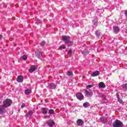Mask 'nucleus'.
Listing matches in <instances>:
<instances>
[{
	"instance_id": "1",
	"label": "nucleus",
	"mask_w": 127,
	"mask_h": 127,
	"mask_svg": "<svg viewBox=\"0 0 127 127\" xmlns=\"http://www.w3.org/2000/svg\"><path fill=\"white\" fill-rule=\"evenodd\" d=\"M62 38L64 43L67 44V46H70V45L73 44V42L70 40V37L68 36H63Z\"/></svg>"
},
{
	"instance_id": "2",
	"label": "nucleus",
	"mask_w": 127,
	"mask_h": 127,
	"mask_svg": "<svg viewBox=\"0 0 127 127\" xmlns=\"http://www.w3.org/2000/svg\"><path fill=\"white\" fill-rule=\"evenodd\" d=\"M123 122L120 120H116L113 123V127H123Z\"/></svg>"
},
{
	"instance_id": "3",
	"label": "nucleus",
	"mask_w": 127,
	"mask_h": 127,
	"mask_svg": "<svg viewBox=\"0 0 127 127\" xmlns=\"http://www.w3.org/2000/svg\"><path fill=\"white\" fill-rule=\"evenodd\" d=\"M3 103V105H2V106H3V107L6 109V108H8V107H9V106L11 105V103H12V102L10 99H6L4 101Z\"/></svg>"
},
{
	"instance_id": "4",
	"label": "nucleus",
	"mask_w": 127,
	"mask_h": 127,
	"mask_svg": "<svg viewBox=\"0 0 127 127\" xmlns=\"http://www.w3.org/2000/svg\"><path fill=\"white\" fill-rule=\"evenodd\" d=\"M85 96L86 97H92L93 96V92L92 91H89L86 89H84Z\"/></svg>"
},
{
	"instance_id": "5",
	"label": "nucleus",
	"mask_w": 127,
	"mask_h": 127,
	"mask_svg": "<svg viewBox=\"0 0 127 127\" xmlns=\"http://www.w3.org/2000/svg\"><path fill=\"white\" fill-rule=\"evenodd\" d=\"M77 98L80 101H81V100H83L84 99V95L81 93H77L76 94Z\"/></svg>"
},
{
	"instance_id": "6",
	"label": "nucleus",
	"mask_w": 127,
	"mask_h": 127,
	"mask_svg": "<svg viewBox=\"0 0 127 127\" xmlns=\"http://www.w3.org/2000/svg\"><path fill=\"white\" fill-rule=\"evenodd\" d=\"M46 124L50 127H53V126L55 125V123L52 120H49L46 122Z\"/></svg>"
},
{
	"instance_id": "7",
	"label": "nucleus",
	"mask_w": 127,
	"mask_h": 127,
	"mask_svg": "<svg viewBox=\"0 0 127 127\" xmlns=\"http://www.w3.org/2000/svg\"><path fill=\"white\" fill-rule=\"evenodd\" d=\"M37 69V67H36V65H32L29 69V71L30 72V73H32L34 72V71H36Z\"/></svg>"
},
{
	"instance_id": "8",
	"label": "nucleus",
	"mask_w": 127,
	"mask_h": 127,
	"mask_svg": "<svg viewBox=\"0 0 127 127\" xmlns=\"http://www.w3.org/2000/svg\"><path fill=\"white\" fill-rule=\"evenodd\" d=\"M5 107L3 105L0 106V115H2L5 112Z\"/></svg>"
},
{
	"instance_id": "9",
	"label": "nucleus",
	"mask_w": 127,
	"mask_h": 127,
	"mask_svg": "<svg viewBox=\"0 0 127 127\" xmlns=\"http://www.w3.org/2000/svg\"><path fill=\"white\" fill-rule=\"evenodd\" d=\"M35 55L39 59H40V58H41V57H42V54L41 53V52H39V51L35 52Z\"/></svg>"
},
{
	"instance_id": "10",
	"label": "nucleus",
	"mask_w": 127,
	"mask_h": 127,
	"mask_svg": "<svg viewBox=\"0 0 127 127\" xmlns=\"http://www.w3.org/2000/svg\"><path fill=\"white\" fill-rule=\"evenodd\" d=\"M98 75H100V71L96 70L91 74V76L96 77V76H98Z\"/></svg>"
},
{
	"instance_id": "11",
	"label": "nucleus",
	"mask_w": 127,
	"mask_h": 127,
	"mask_svg": "<svg viewBox=\"0 0 127 127\" xmlns=\"http://www.w3.org/2000/svg\"><path fill=\"white\" fill-rule=\"evenodd\" d=\"M17 81L18 82V83H21L23 81V76L22 75H19L17 78Z\"/></svg>"
},
{
	"instance_id": "12",
	"label": "nucleus",
	"mask_w": 127,
	"mask_h": 127,
	"mask_svg": "<svg viewBox=\"0 0 127 127\" xmlns=\"http://www.w3.org/2000/svg\"><path fill=\"white\" fill-rule=\"evenodd\" d=\"M78 126H83L84 124V122H83V120L78 119L76 122Z\"/></svg>"
},
{
	"instance_id": "13",
	"label": "nucleus",
	"mask_w": 127,
	"mask_h": 127,
	"mask_svg": "<svg viewBox=\"0 0 127 127\" xmlns=\"http://www.w3.org/2000/svg\"><path fill=\"white\" fill-rule=\"evenodd\" d=\"M113 29L115 33H119L120 32V28L119 27H115Z\"/></svg>"
},
{
	"instance_id": "14",
	"label": "nucleus",
	"mask_w": 127,
	"mask_h": 127,
	"mask_svg": "<svg viewBox=\"0 0 127 127\" xmlns=\"http://www.w3.org/2000/svg\"><path fill=\"white\" fill-rule=\"evenodd\" d=\"M99 88H106V84L104 82H100L99 83Z\"/></svg>"
},
{
	"instance_id": "15",
	"label": "nucleus",
	"mask_w": 127,
	"mask_h": 127,
	"mask_svg": "<svg viewBox=\"0 0 127 127\" xmlns=\"http://www.w3.org/2000/svg\"><path fill=\"white\" fill-rule=\"evenodd\" d=\"M49 87L50 89H56V84H54V83H51L49 85Z\"/></svg>"
},
{
	"instance_id": "16",
	"label": "nucleus",
	"mask_w": 127,
	"mask_h": 127,
	"mask_svg": "<svg viewBox=\"0 0 127 127\" xmlns=\"http://www.w3.org/2000/svg\"><path fill=\"white\" fill-rule=\"evenodd\" d=\"M33 115V112L31 111H29V112L26 114L25 117H31Z\"/></svg>"
},
{
	"instance_id": "17",
	"label": "nucleus",
	"mask_w": 127,
	"mask_h": 127,
	"mask_svg": "<svg viewBox=\"0 0 127 127\" xmlns=\"http://www.w3.org/2000/svg\"><path fill=\"white\" fill-rule=\"evenodd\" d=\"M82 53L83 54V55H88V54H89V51L87 50H85L83 51L82 52Z\"/></svg>"
},
{
	"instance_id": "18",
	"label": "nucleus",
	"mask_w": 127,
	"mask_h": 127,
	"mask_svg": "<svg viewBox=\"0 0 127 127\" xmlns=\"http://www.w3.org/2000/svg\"><path fill=\"white\" fill-rule=\"evenodd\" d=\"M25 95H30L31 94V90L30 89H27L25 91Z\"/></svg>"
},
{
	"instance_id": "19",
	"label": "nucleus",
	"mask_w": 127,
	"mask_h": 127,
	"mask_svg": "<svg viewBox=\"0 0 127 127\" xmlns=\"http://www.w3.org/2000/svg\"><path fill=\"white\" fill-rule=\"evenodd\" d=\"M101 121L103 124H106V123H107V119H106L105 117L101 118Z\"/></svg>"
},
{
	"instance_id": "20",
	"label": "nucleus",
	"mask_w": 127,
	"mask_h": 127,
	"mask_svg": "<svg viewBox=\"0 0 127 127\" xmlns=\"http://www.w3.org/2000/svg\"><path fill=\"white\" fill-rule=\"evenodd\" d=\"M41 110L42 114H47V108H42Z\"/></svg>"
},
{
	"instance_id": "21",
	"label": "nucleus",
	"mask_w": 127,
	"mask_h": 127,
	"mask_svg": "<svg viewBox=\"0 0 127 127\" xmlns=\"http://www.w3.org/2000/svg\"><path fill=\"white\" fill-rule=\"evenodd\" d=\"M83 106L84 108H88V107H89V106H90V104H89L88 102H85V103H83Z\"/></svg>"
},
{
	"instance_id": "22",
	"label": "nucleus",
	"mask_w": 127,
	"mask_h": 127,
	"mask_svg": "<svg viewBox=\"0 0 127 127\" xmlns=\"http://www.w3.org/2000/svg\"><path fill=\"white\" fill-rule=\"evenodd\" d=\"M95 34L97 37L99 38L100 37V35H101V32L99 31H96L95 32Z\"/></svg>"
},
{
	"instance_id": "23",
	"label": "nucleus",
	"mask_w": 127,
	"mask_h": 127,
	"mask_svg": "<svg viewBox=\"0 0 127 127\" xmlns=\"http://www.w3.org/2000/svg\"><path fill=\"white\" fill-rule=\"evenodd\" d=\"M72 74H73V72H72V71H71L70 70L68 71L67 72V76H69V77H71Z\"/></svg>"
},
{
	"instance_id": "24",
	"label": "nucleus",
	"mask_w": 127,
	"mask_h": 127,
	"mask_svg": "<svg viewBox=\"0 0 127 127\" xmlns=\"http://www.w3.org/2000/svg\"><path fill=\"white\" fill-rule=\"evenodd\" d=\"M122 87L125 90H127V83L122 85Z\"/></svg>"
},
{
	"instance_id": "25",
	"label": "nucleus",
	"mask_w": 127,
	"mask_h": 127,
	"mask_svg": "<svg viewBox=\"0 0 127 127\" xmlns=\"http://www.w3.org/2000/svg\"><path fill=\"white\" fill-rule=\"evenodd\" d=\"M49 113L50 115H53L54 114L55 112L54 110L53 109H51L49 111Z\"/></svg>"
},
{
	"instance_id": "26",
	"label": "nucleus",
	"mask_w": 127,
	"mask_h": 127,
	"mask_svg": "<svg viewBox=\"0 0 127 127\" xmlns=\"http://www.w3.org/2000/svg\"><path fill=\"white\" fill-rule=\"evenodd\" d=\"M93 24L96 25L98 22V20L97 19H95L94 20H93Z\"/></svg>"
},
{
	"instance_id": "27",
	"label": "nucleus",
	"mask_w": 127,
	"mask_h": 127,
	"mask_svg": "<svg viewBox=\"0 0 127 127\" xmlns=\"http://www.w3.org/2000/svg\"><path fill=\"white\" fill-rule=\"evenodd\" d=\"M22 58L23 60H26L27 59V56L24 55L22 57Z\"/></svg>"
},
{
	"instance_id": "28",
	"label": "nucleus",
	"mask_w": 127,
	"mask_h": 127,
	"mask_svg": "<svg viewBox=\"0 0 127 127\" xmlns=\"http://www.w3.org/2000/svg\"><path fill=\"white\" fill-rule=\"evenodd\" d=\"M59 49L61 50L62 49H66V47L65 46H60Z\"/></svg>"
},
{
	"instance_id": "29",
	"label": "nucleus",
	"mask_w": 127,
	"mask_h": 127,
	"mask_svg": "<svg viewBox=\"0 0 127 127\" xmlns=\"http://www.w3.org/2000/svg\"><path fill=\"white\" fill-rule=\"evenodd\" d=\"M118 102L120 103V104H124V102H123V100L121 99L120 98L118 99Z\"/></svg>"
},
{
	"instance_id": "30",
	"label": "nucleus",
	"mask_w": 127,
	"mask_h": 127,
	"mask_svg": "<svg viewBox=\"0 0 127 127\" xmlns=\"http://www.w3.org/2000/svg\"><path fill=\"white\" fill-rule=\"evenodd\" d=\"M45 44V41H43L40 43V45L41 46H44V45Z\"/></svg>"
},
{
	"instance_id": "31",
	"label": "nucleus",
	"mask_w": 127,
	"mask_h": 127,
	"mask_svg": "<svg viewBox=\"0 0 127 127\" xmlns=\"http://www.w3.org/2000/svg\"><path fill=\"white\" fill-rule=\"evenodd\" d=\"M116 96H117V99H120V93L117 92L116 93Z\"/></svg>"
},
{
	"instance_id": "32",
	"label": "nucleus",
	"mask_w": 127,
	"mask_h": 127,
	"mask_svg": "<svg viewBox=\"0 0 127 127\" xmlns=\"http://www.w3.org/2000/svg\"><path fill=\"white\" fill-rule=\"evenodd\" d=\"M93 87V85H88L86 86V89H89V88H92Z\"/></svg>"
},
{
	"instance_id": "33",
	"label": "nucleus",
	"mask_w": 127,
	"mask_h": 127,
	"mask_svg": "<svg viewBox=\"0 0 127 127\" xmlns=\"http://www.w3.org/2000/svg\"><path fill=\"white\" fill-rule=\"evenodd\" d=\"M68 54H72V50H69L68 52H67Z\"/></svg>"
},
{
	"instance_id": "34",
	"label": "nucleus",
	"mask_w": 127,
	"mask_h": 127,
	"mask_svg": "<svg viewBox=\"0 0 127 127\" xmlns=\"http://www.w3.org/2000/svg\"><path fill=\"white\" fill-rule=\"evenodd\" d=\"M24 107H25V104H22L21 107L22 108V109H23V108H24Z\"/></svg>"
},
{
	"instance_id": "35",
	"label": "nucleus",
	"mask_w": 127,
	"mask_h": 127,
	"mask_svg": "<svg viewBox=\"0 0 127 127\" xmlns=\"http://www.w3.org/2000/svg\"><path fill=\"white\" fill-rule=\"evenodd\" d=\"M125 15L127 17V10L125 11Z\"/></svg>"
},
{
	"instance_id": "36",
	"label": "nucleus",
	"mask_w": 127,
	"mask_h": 127,
	"mask_svg": "<svg viewBox=\"0 0 127 127\" xmlns=\"http://www.w3.org/2000/svg\"><path fill=\"white\" fill-rule=\"evenodd\" d=\"M45 119H50V116H45Z\"/></svg>"
},
{
	"instance_id": "37",
	"label": "nucleus",
	"mask_w": 127,
	"mask_h": 127,
	"mask_svg": "<svg viewBox=\"0 0 127 127\" xmlns=\"http://www.w3.org/2000/svg\"><path fill=\"white\" fill-rule=\"evenodd\" d=\"M2 38V35H0V39H1Z\"/></svg>"
}]
</instances>
